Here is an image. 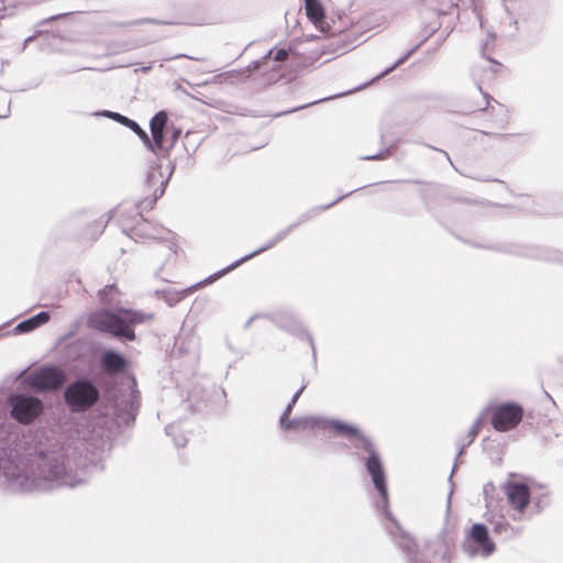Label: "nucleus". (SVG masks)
I'll list each match as a JSON object with an SVG mask.
<instances>
[{
    "label": "nucleus",
    "instance_id": "nucleus-31",
    "mask_svg": "<svg viewBox=\"0 0 563 563\" xmlns=\"http://www.w3.org/2000/svg\"><path fill=\"white\" fill-rule=\"evenodd\" d=\"M391 154H393V147L388 146L384 151H380V152H378L376 154L362 156L361 159H364V161H379V159H385L386 157H388Z\"/></svg>",
    "mask_w": 563,
    "mask_h": 563
},
{
    "label": "nucleus",
    "instance_id": "nucleus-27",
    "mask_svg": "<svg viewBox=\"0 0 563 563\" xmlns=\"http://www.w3.org/2000/svg\"><path fill=\"white\" fill-rule=\"evenodd\" d=\"M420 45L421 43L410 48L406 54L398 58L390 67L382 71L376 78H382L389 74L390 71H393L394 69H396L398 66L402 65L420 47Z\"/></svg>",
    "mask_w": 563,
    "mask_h": 563
},
{
    "label": "nucleus",
    "instance_id": "nucleus-13",
    "mask_svg": "<svg viewBox=\"0 0 563 563\" xmlns=\"http://www.w3.org/2000/svg\"><path fill=\"white\" fill-rule=\"evenodd\" d=\"M504 488L508 503L515 510L522 514L531 499L529 486L522 482L508 481L505 483Z\"/></svg>",
    "mask_w": 563,
    "mask_h": 563
},
{
    "label": "nucleus",
    "instance_id": "nucleus-3",
    "mask_svg": "<svg viewBox=\"0 0 563 563\" xmlns=\"http://www.w3.org/2000/svg\"><path fill=\"white\" fill-rule=\"evenodd\" d=\"M153 318V314L140 310L118 308L102 309L91 314L89 324L119 341H134V328Z\"/></svg>",
    "mask_w": 563,
    "mask_h": 563
},
{
    "label": "nucleus",
    "instance_id": "nucleus-52",
    "mask_svg": "<svg viewBox=\"0 0 563 563\" xmlns=\"http://www.w3.org/2000/svg\"><path fill=\"white\" fill-rule=\"evenodd\" d=\"M253 319H254V317L250 318V319L245 322L244 328H249V327L251 325V323H252Z\"/></svg>",
    "mask_w": 563,
    "mask_h": 563
},
{
    "label": "nucleus",
    "instance_id": "nucleus-14",
    "mask_svg": "<svg viewBox=\"0 0 563 563\" xmlns=\"http://www.w3.org/2000/svg\"><path fill=\"white\" fill-rule=\"evenodd\" d=\"M99 365L104 374L112 376L124 373L129 362L122 353L107 349L100 355Z\"/></svg>",
    "mask_w": 563,
    "mask_h": 563
},
{
    "label": "nucleus",
    "instance_id": "nucleus-49",
    "mask_svg": "<svg viewBox=\"0 0 563 563\" xmlns=\"http://www.w3.org/2000/svg\"><path fill=\"white\" fill-rule=\"evenodd\" d=\"M453 494V489L451 488L450 493H449V496H448V511L450 510V507H451V496Z\"/></svg>",
    "mask_w": 563,
    "mask_h": 563
},
{
    "label": "nucleus",
    "instance_id": "nucleus-46",
    "mask_svg": "<svg viewBox=\"0 0 563 563\" xmlns=\"http://www.w3.org/2000/svg\"><path fill=\"white\" fill-rule=\"evenodd\" d=\"M67 15V13H63V14H58V15H54V16H49L48 19L45 20V22H51V21H55L62 16H65Z\"/></svg>",
    "mask_w": 563,
    "mask_h": 563
},
{
    "label": "nucleus",
    "instance_id": "nucleus-41",
    "mask_svg": "<svg viewBox=\"0 0 563 563\" xmlns=\"http://www.w3.org/2000/svg\"><path fill=\"white\" fill-rule=\"evenodd\" d=\"M115 115V122H119L120 124L122 125H126V123L129 122L130 118L121 114V113H118V114H114Z\"/></svg>",
    "mask_w": 563,
    "mask_h": 563
},
{
    "label": "nucleus",
    "instance_id": "nucleus-37",
    "mask_svg": "<svg viewBox=\"0 0 563 563\" xmlns=\"http://www.w3.org/2000/svg\"><path fill=\"white\" fill-rule=\"evenodd\" d=\"M495 41V34L488 33L486 42L482 45V54L483 57H485V52L489 43H493Z\"/></svg>",
    "mask_w": 563,
    "mask_h": 563
},
{
    "label": "nucleus",
    "instance_id": "nucleus-36",
    "mask_svg": "<svg viewBox=\"0 0 563 563\" xmlns=\"http://www.w3.org/2000/svg\"><path fill=\"white\" fill-rule=\"evenodd\" d=\"M534 504H536V507L538 508V510H542L549 504V498H548V496H543V497L537 499L534 501Z\"/></svg>",
    "mask_w": 563,
    "mask_h": 563
},
{
    "label": "nucleus",
    "instance_id": "nucleus-44",
    "mask_svg": "<svg viewBox=\"0 0 563 563\" xmlns=\"http://www.w3.org/2000/svg\"><path fill=\"white\" fill-rule=\"evenodd\" d=\"M479 91L483 93V97L484 99L486 100V107L483 108V110H487V107H488V99L490 98L489 95L487 92H483L482 88L478 87Z\"/></svg>",
    "mask_w": 563,
    "mask_h": 563
},
{
    "label": "nucleus",
    "instance_id": "nucleus-19",
    "mask_svg": "<svg viewBox=\"0 0 563 563\" xmlns=\"http://www.w3.org/2000/svg\"><path fill=\"white\" fill-rule=\"evenodd\" d=\"M305 10L307 18L313 23V25L323 31L325 12L320 0H305Z\"/></svg>",
    "mask_w": 563,
    "mask_h": 563
},
{
    "label": "nucleus",
    "instance_id": "nucleus-50",
    "mask_svg": "<svg viewBox=\"0 0 563 563\" xmlns=\"http://www.w3.org/2000/svg\"><path fill=\"white\" fill-rule=\"evenodd\" d=\"M151 69H152V66H151V65H148V66H143V67H141V68H140V70H141L142 73H148Z\"/></svg>",
    "mask_w": 563,
    "mask_h": 563
},
{
    "label": "nucleus",
    "instance_id": "nucleus-15",
    "mask_svg": "<svg viewBox=\"0 0 563 563\" xmlns=\"http://www.w3.org/2000/svg\"><path fill=\"white\" fill-rule=\"evenodd\" d=\"M133 385H136L135 379L132 380ZM122 408L117 404L115 413L119 419H121L125 424H130L135 420L137 409L140 406V391L134 387L128 399L122 401Z\"/></svg>",
    "mask_w": 563,
    "mask_h": 563
},
{
    "label": "nucleus",
    "instance_id": "nucleus-54",
    "mask_svg": "<svg viewBox=\"0 0 563 563\" xmlns=\"http://www.w3.org/2000/svg\"><path fill=\"white\" fill-rule=\"evenodd\" d=\"M487 60H488V62H492V63H494V64H496V65H500L498 62H496V60H495V59H493V58H487Z\"/></svg>",
    "mask_w": 563,
    "mask_h": 563
},
{
    "label": "nucleus",
    "instance_id": "nucleus-48",
    "mask_svg": "<svg viewBox=\"0 0 563 563\" xmlns=\"http://www.w3.org/2000/svg\"><path fill=\"white\" fill-rule=\"evenodd\" d=\"M179 57H186V58H190V59H195V60H201V58L191 57L186 54H180V55L175 56V58H179Z\"/></svg>",
    "mask_w": 563,
    "mask_h": 563
},
{
    "label": "nucleus",
    "instance_id": "nucleus-43",
    "mask_svg": "<svg viewBox=\"0 0 563 563\" xmlns=\"http://www.w3.org/2000/svg\"><path fill=\"white\" fill-rule=\"evenodd\" d=\"M307 388V383L302 384V386L292 395V398L297 399L300 397V395L303 393V390Z\"/></svg>",
    "mask_w": 563,
    "mask_h": 563
},
{
    "label": "nucleus",
    "instance_id": "nucleus-28",
    "mask_svg": "<svg viewBox=\"0 0 563 563\" xmlns=\"http://www.w3.org/2000/svg\"><path fill=\"white\" fill-rule=\"evenodd\" d=\"M125 126L133 131L142 140L144 145H150L148 134L140 126L136 121L130 119Z\"/></svg>",
    "mask_w": 563,
    "mask_h": 563
},
{
    "label": "nucleus",
    "instance_id": "nucleus-33",
    "mask_svg": "<svg viewBox=\"0 0 563 563\" xmlns=\"http://www.w3.org/2000/svg\"><path fill=\"white\" fill-rule=\"evenodd\" d=\"M289 53H290V49L289 48H276L274 47V55H273V59L275 62H284L288 58L289 56Z\"/></svg>",
    "mask_w": 563,
    "mask_h": 563
},
{
    "label": "nucleus",
    "instance_id": "nucleus-4",
    "mask_svg": "<svg viewBox=\"0 0 563 563\" xmlns=\"http://www.w3.org/2000/svg\"><path fill=\"white\" fill-rule=\"evenodd\" d=\"M101 391L97 383L85 375L71 380L63 391V400L71 413H84L100 400Z\"/></svg>",
    "mask_w": 563,
    "mask_h": 563
},
{
    "label": "nucleus",
    "instance_id": "nucleus-47",
    "mask_svg": "<svg viewBox=\"0 0 563 563\" xmlns=\"http://www.w3.org/2000/svg\"><path fill=\"white\" fill-rule=\"evenodd\" d=\"M404 181L409 183V184H418V185L426 184L423 180H419V179H407Z\"/></svg>",
    "mask_w": 563,
    "mask_h": 563
},
{
    "label": "nucleus",
    "instance_id": "nucleus-18",
    "mask_svg": "<svg viewBox=\"0 0 563 563\" xmlns=\"http://www.w3.org/2000/svg\"><path fill=\"white\" fill-rule=\"evenodd\" d=\"M49 318H51V314L48 311H41V312L32 316L31 318L25 319V320L21 321L20 323H18L15 325V328L13 329V332L15 334L29 333V332L35 330L36 328L45 324L46 322H48Z\"/></svg>",
    "mask_w": 563,
    "mask_h": 563
},
{
    "label": "nucleus",
    "instance_id": "nucleus-1",
    "mask_svg": "<svg viewBox=\"0 0 563 563\" xmlns=\"http://www.w3.org/2000/svg\"><path fill=\"white\" fill-rule=\"evenodd\" d=\"M79 440L51 439L44 431L19 434L0 417V490L29 493L86 483Z\"/></svg>",
    "mask_w": 563,
    "mask_h": 563
},
{
    "label": "nucleus",
    "instance_id": "nucleus-21",
    "mask_svg": "<svg viewBox=\"0 0 563 563\" xmlns=\"http://www.w3.org/2000/svg\"><path fill=\"white\" fill-rule=\"evenodd\" d=\"M363 187H358V188H356V189H354V190H352L350 192L342 194L334 201H332V202H330L328 205L316 207V208H312V209L306 211L305 213L300 214V217L298 218V220L295 223H298V225H300V224L309 221L310 219L316 217L319 212L330 209L331 207H333L334 205H336L338 202H340L344 198L351 196L352 194H354L355 191H357V190H360Z\"/></svg>",
    "mask_w": 563,
    "mask_h": 563
},
{
    "label": "nucleus",
    "instance_id": "nucleus-40",
    "mask_svg": "<svg viewBox=\"0 0 563 563\" xmlns=\"http://www.w3.org/2000/svg\"><path fill=\"white\" fill-rule=\"evenodd\" d=\"M119 112H114V111H110V110H102L100 112H97L96 114L97 115H102V117H106V118H109V119H112L113 121L115 120V115L114 114H118Z\"/></svg>",
    "mask_w": 563,
    "mask_h": 563
},
{
    "label": "nucleus",
    "instance_id": "nucleus-16",
    "mask_svg": "<svg viewBox=\"0 0 563 563\" xmlns=\"http://www.w3.org/2000/svg\"><path fill=\"white\" fill-rule=\"evenodd\" d=\"M492 409V406H486L482 412L479 413V416L477 417V419L474 421L473 426L471 427L470 431H468V441L466 443H463L456 454V457H455V462H454V465H453V468H452V472L450 474V477H449V482L451 483V485H453L452 483V476H453V473L456 468V463H457V460L459 457L464 453V450L470 446L475 438L477 437V434L479 433V430L482 428V426L484 424L489 411Z\"/></svg>",
    "mask_w": 563,
    "mask_h": 563
},
{
    "label": "nucleus",
    "instance_id": "nucleus-45",
    "mask_svg": "<svg viewBox=\"0 0 563 563\" xmlns=\"http://www.w3.org/2000/svg\"><path fill=\"white\" fill-rule=\"evenodd\" d=\"M10 106H11V101H9V103H8V108H7L5 113H3V114L0 113V118H2V119L9 118V115L11 113Z\"/></svg>",
    "mask_w": 563,
    "mask_h": 563
},
{
    "label": "nucleus",
    "instance_id": "nucleus-38",
    "mask_svg": "<svg viewBox=\"0 0 563 563\" xmlns=\"http://www.w3.org/2000/svg\"><path fill=\"white\" fill-rule=\"evenodd\" d=\"M328 99H329V98H322V99H320V100L309 102V103H307V104H303V106H300V107L294 108V109H291V110H289V111H285V112H283V113H284V114H285V113H291V112H295V111H297V110L305 109V108H307V107H309V106H311V104H314V103H318V102H321V101H324V100H328Z\"/></svg>",
    "mask_w": 563,
    "mask_h": 563
},
{
    "label": "nucleus",
    "instance_id": "nucleus-57",
    "mask_svg": "<svg viewBox=\"0 0 563 563\" xmlns=\"http://www.w3.org/2000/svg\"><path fill=\"white\" fill-rule=\"evenodd\" d=\"M140 219H141L143 222H146L142 214H140Z\"/></svg>",
    "mask_w": 563,
    "mask_h": 563
},
{
    "label": "nucleus",
    "instance_id": "nucleus-12",
    "mask_svg": "<svg viewBox=\"0 0 563 563\" xmlns=\"http://www.w3.org/2000/svg\"><path fill=\"white\" fill-rule=\"evenodd\" d=\"M168 122V114L165 110L156 112L150 121V145H145V147L156 155L164 150Z\"/></svg>",
    "mask_w": 563,
    "mask_h": 563
},
{
    "label": "nucleus",
    "instance_id": "nucleus-7",
    "mask_svg": "<svg viewBox=\"0 0 563 563\" xmlns=\"http://www.w3.org/2000/svg\"><path fill=\"white\" fill-rule=\"evenodd\" d=\"M462 550L470 556H490L496 545L489 536L488 528L484 523H474L462 543Z\"/></svg>",
    "mask_w": 563,
    "mask_h": 563
},
{
    "label": "nucleus",
    "instance_id": "nucleus-56",
    "mask_svg": "<svg viewBox=\"0 0 563 563\" xmlns=\"http://www.w3.org/2000/svg\"><path fill=\"white\" fill-rule=\"evenodd\" d=\"M107 288H109V289H112V288H113V286H110V287H106L104 289H102V290H101V294H106V291H107Z\"/></svg>",
    "mask_w": 563,
    "mask_h": 563
},
{
    "label": "nucleus",
    "instance_id": "nucleus-26",
    "mask_svg": "<svg viewBox=\"0 0 563 563\" xmlns=\"http://www.w3.org/2000/svg\"><path fill=\"white\" fill-rule=\"evenodd\" d=\"M168 179L169 176L164 181L161 183V187L155 189L152 198L147 197L141 202L140 207L142 210H150L154 207L156 201L164 195L165 187L168 184Z\"/></svg>",
    "mask_w": 563,
    "mask_h": 563
},
{
    "label": "nucleus",
    "instance_id": "nucleus-55",
    "mask_svg": "<svg viewBox=\"0 0 563 563\" xmlns=\"http://www.w3.org/2000/svg\"><path fill=\"white\" fill-rule=\"evenodd\" d=\"M297 402V399L292 398L290 399L289 404H292V406H295V404Z\"/></svg>",
    "mask_w": 563,
    "mask_h": 563
},
{
    "label": "nucleus",
    "instance_id": "nucleus-9",
    "mask_svg": "<svg viewBox=\"0 0 563 563\" xmlns=\"http://www.w3.org/2000/svg\"><path fill=\"white\" fill-rule=\"evenodd\" d=\"M271 321L280 330L296 338H305L311 347L313 362L317 361V350L313 338L295 312L289 310H279L272 314Z\"/></svg>",
    "mask_w": 563,
    "mask_h": 563
},
{
    "label": "nucleus",
    "instance_id": "nucleus-24",
    "mask_svg": "<svg viewBox=\"0 0 563 563\" xmlns=\"http://www.w3.org/2000/svg\"><path fill=\"white\" fill-rule=\"evenodd\" d=\"M274 48H271L261 59L252 62L246 68L235 73V76H243L244 79L249 78L251 74L261 68L267 60L273 59Z\"/></svg>",
    "mask_w": 563,
    "mask_h": 563
},
{
    "label": "nucleus",
    "instance_id": "nucleus-42",
    "mask_svg": "<svg viewBox=\"0 0 563 563\" xmlns=\"http://www.w3.org/2000/svg\"><path fill=\"white\" fill-rule=\"evenodd\" d=\"M495 487L492 483H487L485 486H484V494H485V499L487 500V497H488V494L490 492H494Z\"/></svg>",
    "mask_w": 563,
    "mask_h": 563
},
{
    "label": "nucleus",
    "instance_id": "nucleus-6",
    "mask_svg": "<svg viewBox=\"0 0 563 563\" xmlns=\"http://www.w3.org/2000/svg\"><path fill=\"white\" fill-rule=\"evenodd\" d=\"M7 405L12 419L22 424L32 423L44 410V404L38 397L25 393L10 394Z\"/></svg>",
    "mask_w": 563,
    "mask_h": 563
},
{
    "label": "nucleus",
    "instance_id": "nucleus-34",
    "mask_svg": "<svg viewBox=\"0 0 563 563\" xmlns=\"http://www.w3.org/2000/svg\"><path fill=\"white\" fill-rule=\"evenodd\" d=\"M180 134H181L180 129H176L173 126L172 135H170V144L167 148L164 147V150H163V151H165L164 156L169 154L170 150L174 147V145L177 142V140L179 139Z\"/></svg>",
    "mask_w": 563,
    "mask_h": 563
},
{
    "label": "nucleus",
    "instance_id": "nucleus-32",
    "mask_svg": "<svg viewBox=\"0 0 563 563\" xmlns=\"http://www.w3.org/2000/svg\"><path fill=\"white\" fill-rule=\"evenodd\" d=\"M187 401H188L187 407L190 408L192 412L202 410L201 402L199 400L195 399L194 390L189 393Z\"/></svg>",
    "mask_w": 563,
    "mask_h": 563
},
{
    "label": "nucleus",
    "instance_id": "nucleus-2",
    "mask_svg": "<svg viewBox=\"0 0 563 563\" xmlns=\"http://www.w3.org/2000/svg\"><path fill=\"white\" fill-rule=\"evenodd\" d=\"M322 429H331L339 435L346 438L351 446L356 450L360 461L364 462L367 474L384 503H387V479L383 461L372 439L365 435L356 426L339 419H325Z\"/></svg>",
    "mask_w": 563,
    "mask_h": 563
},
{
    "label": "nucleus",
    "instance_id": "nucleus-39",
    "mask_svg": "<svg viewBox=\"0 0 563 563\" xmlns=\"http://www.w3.org/2000/svg\"><path fill=\"white\" fill-rule=\"evenodd\" d=\"M292 408H294L292 404H289V402H288V405L286 406V408H285L284 412H283V413H282V416L279 417V420H282V421H286V419H287V418L289 417V415L291 413Z\"/></svg>",
    "mask_w": 563,
    "mask_h": 563
},
{
    "label": "nucleus",
    "instance_id": "nucleus-20",
    "mask_svg": "<svg viewBox=\"0 0 563 563\" xmlns=\"http://www.w3.org/2000/svg\"><path fill=\"white\" fill-rule=\"evenodd\" d=\"M325 419L319 420L314 417H303V418H294V419H286V421L279 420V426L282 429L285 430H294L298 427H321Z\"/></svg>",
    "mask_w": 563,
    "mask_h": 563
},
{
    "label": "nucleus",
    "instance_id": "nucleus-22",
    "mask_svg": "<svg viewBox=\"0 0 563 563\" xmlns=\"http://www.w3.org/2000/svg\"><path fill=\"white\" fill-rule=\"evenodd\" d=\"M189 290L190 287L187 289L176 290L173 287L168 286L164 289L156 290L155 294L156 296L162 298L168 306L173 307L177 305L179 301H181Z\"/></svg>",
    "mask_w": 563,
    "mask_h": 563
},
{
    "label": "nucleus",
    "instance_id": "nucleus-35",
    "mask_svg": "<svg viewBox=\"0 0 563 563\" xmlns=\"http://www.w3.org/2000/svg\"><path fill=\"white\" fill-rule=\"evenodd\" d=\"M131 236H141V238H154L152 234L146 233L143 224H137L132 229Z\"/></svg>",
    "mask_w": 563,
    "mask_h": 563
},
{
    "label": "nucleus",
    "instance_id": "nucleus-51",
    "mask_svg": "<svg viewBox=\"0 0 563 563\" xmlns=\"http://www.w3.org/2000/svg\"><path fill=\"white\" fill-rule=\"evenodd\" d=\"M481 134H484V135H494V136H501V134H492V133H488V132H485V131H479Z\"/></svg>",
    "mask_w": 563,
    "mask_h": 563
},
{
    "label": "nucleus",
    "instance_id": "nucleus-11",
    "mask_svg": "<svg viewBox=\"0 0 563 563\" xmlns=\"http://www.w3.org/2000/svg\"><path fill=\"white\" fill-rule=\"evenodd\" d=\"M427 549L433 556H440L444 563H452L454 550L453 528L448 525L439 532V534L426 543Z\"/></svg>",
    "mask_w": 563,
    "mask_h": 563
},
{
    "label": "nucleus",
    "instance_id": "nucleus-8",
    "mask_svg": "<svg viewBox=\"0 0 563 563\" xmlns=\"http://www.w3.org/2000/svg\"><path fill=\"white\" fill-rule=\"evenodd\" d=\"M489 413L490 423L498 432H506L516 428L523 418V408L515 401H506L499 405H493Z\"/></svg>",
    "mask_w": 563,
    "mask_h": 563
},
{
    "label": "nucleus",
    "instance_id": "nucleus-58",
    "mask_svg": "<svg viewBox=\"0 0 563 563\" xmlns=\"http://www.w3.org/2000/svg\"><path fill=\"white\" fill-rule=\"evenodd\" d=\"M32 37H26L25 43L30 42Z\"/></svg>",
    "mask_w": 563,
    "mask_h": 563
},
{
    "label": "nucleus",
    "instance_id": "nucleus-10",
    "mask_svg": "<svg viewBox=\"0 0 563 563\" xmlns=\"http://www.w3.org/2000/svg\"><path fill=\"white\" fill-rule=\"evenodd\" d=\"M298 227V223H291L289 224L287 228L280 230L279 232H277L266 244L262 245L261 247H258L257 250L244 255L243 257L236 260L235 262L231 263L230 265H228L227 267L218 271L217 273L212 274L211 276H209L208 278L205 279V283H208V282H213L222 276H224L225 274L230 273L231 271H233L234 268L239 267L241 264H243L244 262L273 249L275 245H277L278 243H280L282 241H284L288 234Z\"/></svg>",
    "mask_w": 563,
    "mask_h": 563
},
{
    "label": "nucleus",
    "instance_id": "nucleus-17",
    "mask_svg": "<svg viewBox=\"0 0 563 563\" xmlns=\"http://www.w3.org/2000/svg\"><path fill=\"white\" fill-rule=\"evenodd\" d=\"M516 254L520 256L542 260L545 262L563 264V252L554 249H521L520 251H517Z\"/></svg>",
    "mask_w": 563,
    "mask_h": 563
},
{
    "label": "nucleus",
    "instance_id": "nucleus-5",
    "mask_svg": "<svg viewBox=\"0 0 563 563\" xmlns=\"http://www.w3.org/2000/svg\"><path fill=\"white\" fill-rule=\"evenodd\" d=\"M66 382V372L62 367L51 364L42 365L24 379L27 388L35 393H56L64 387Z\"/></svg>",
    "mask_w": 563,
    "mask_h": 563
},
{
    "label": "nucleus",
    "instance_id": "nucleus-25",
    "mask_svg": "<svg viewBox=\"0 0 563 563\" xmlns=\"http://www.w3.org/2000/svg\"><path fill=\"white\" fill-rule=\"evenodd\" d=\"M165 432L168 437H172L176 448H184L187 444V438L179 431V426L170 423L166 426Z\"/></svg>",
    "mask_w": 563,
    "mask_h": 563
},
{
    "label": "nucleus",
    "instance_id": "nucleus-30",
    "mask_svg": "<svg viewBox=\"0 0 563 563\" xmlns=\"http://www.w3.org/2000/svg\"><path fill=\"white\" fill-rule=\"evenodd\" d=\"M145 23L157 24V25L158 24H169V22H165L162 20L152 19V18H143V19H137V20H132V21L125 22V23H121L120 26L130 27V26H135V25H140V24H145Z\"/></svg>",
    "mask_w": 563,
    "mask_h": 563
},
{
    "label": "nucleus",
    "instance_id": "nucleus-29",
    "mask_svg": "<svg viewBox=\"0 0 563 563\" xmlns=\"http://www.w3.org/2000/svg\"><path fill=\"white\" fill-rule=\"evenodd\" d=\"M162 178H163V175L161 172V166L157 165L156 167H152V169L147 172L146 177H145V183L148 187H152L155 184H157V183L161 184L162 181L165 180Z\"/></svg>",
    "mask_w": 563,
    "mask_h": 563
},
{
    "label": "nucleus",
    "instance_id": "nucleus-53",
    "mask_svg": "<svg viewBox=\"0 0 563 563\" xmlns=\"http://www.w3.org/2000/svg\"><path fill=\"white\" fill-rule=\"evenodd\" d=\"M441 152L445 155L446 159L452 164L449 154L445 151H441Z\"/></svg>",
    "mask_w": 563,
    "mask_h": 563
},
{
    "label": "nucleus",
    "instance_id": "nucleus-23",
    "mask_svg": "<svg viewBox=\"0 0 563 563\" xmlns=\"http://www.w3.org/2000/svg\"><path fill=\"white\" fill-rule=\"evenodd\" d=\"M492 525L494 533L499 534L505 539H510L520 533V529H516L512 526H510V523L506 521L504 517H500L495 521H492Z\"/></svg>",
    "mask_w": 563,
    "mask_h": 563
}]
</instances>
